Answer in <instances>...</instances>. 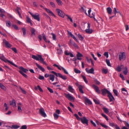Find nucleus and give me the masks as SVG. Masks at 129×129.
Returning <instances> with one entry per match:
<instances>
[{
	"label": "nucleus",
	"instance_id": "nucleus-1",
	"mask_svg": "<svg viewBox=\"0 0 129 129\" xmlns=\"http://www.w3.org/2000/svg\"><path fill=\"white\" fill-rule=\"evenodd\" d=\"M101 91L102 92V94L103 95L106 96L107 93L108 94V96L110 102H113V101L115 100V99L112 93L106 89L104 88L102 89Z\"/></svg>",
	"mask_w": 129,
	"mask_h": 129
},
{
	"label": "nucleus",
	"instance_id": "nucleus-2",
	"mask_svg": "<svg viewBox=\"0 0 129 129\" xmlns=\"http://www.w3.org/2000/svg\"><path fill=\"white\" fill-rule=\"evenodd\" d=\"M0 59L5 62L7 63V62H8L15 67H18V66L17 65L14 63L13 62L10 61V60L7 59L3 54H0Z\"/></svg>",
	"mask_w": 129,
	"mask_h": 129
},
{
	"label": "nucleus",
	"instance_id": "nucleus-3",
	"mask_svg": "<svg viewBox=\"0 0 129 129\" xmlns=\"http://www.w3.org/2000/svg\"><path fill=\"white\" fill-rule=\"evenodd\" d=\"M29 12L34 19L37 20L38 21H40V18L39 17L40 15L39 14L37 13L34 15L30 12Z\"/></svg>",
	"mask_w": 129,
	"mask_h": 129
},
{
	"label": "nucleus",
	"instance_id": "nucleus-4",
	"mask_svg": "<svg viewBox=\"0 0 129 129\" xmlns=\"http://www.w3.org/2000/svg\"><path fill=\"white\" fill-rule=\"evenodd\" d=\"M80 121H81V122L84 124H86L87 125H88V122L89 120L86 118L84 116L82 118L80 119Z\"/></svg>",
	"mask_w": 129,
	"mask_h": 129
},
{
	"label": "nucleus",
	"instance_id": "nucleus-5",
	"mask_svg": "<svg viewBox=\"0 0 129 129\" xmlns=\"http://www.w3.org/2000/svg\"><path fill=\"white\" fill-rule=\"evenodd\" d=\"M39 113L42 116L45 117L47 116L43 108H41L39 109Z\"/></svg>",
	"mask_w": 129,
	"mask_h": 129
},
{
	"label": "nucleus",
	"instance_id": "nucleus-6",
	"mask_svg": "<svg viewBox=\"0 0 129 129\" xmlns=\"http://www.w3.org/2000/svg\"><path fill=\"white\" fill-rule=\"evenodd\" d=\"M56 10L58 15L59 16L62 18L64 17L65 15L63 12L59 9H57Z\"/></svg>",
	"mask_w": 129,
	"mask_h": 129
},
{
	"label": "nucleus",
	"instance_id": "nucleus-7",
	"mask_svg": "<svg viewBox=\"0 0 129 129\" xmlns=\"http://www.w3.org/2000/svg\"><path fill=\"white\" fill-rule=\"evenodd\" d=\"M92 86L95 90V91L98 93L100 94V90L99 89V87L94 84H93Z\"/></svg>",
	"mask_w": 129,
	"mask_h": 129
},
{
	"label": "nucleus",
	"instance_id": "nucleus-8",
	"mask_svg": "<svg viewBox=\"0 0 129 129\" xmlns=\"http://www.w3.org/2000/svg\"><path fill=\"white\" fill-rule=\"evenodd\" d=\"M125 58V53L123 52L122 53L119 55V58L120 60L123 58L124 59Z\"/></svg>",
	"mask_w": 129,
	"mask_h": 129
},
{
	"label": "nucleus",
	"instance_id": "nucleus-9",
	"mask_svg": "<svg viewBox=\"0 0 129 129\" xmlns=\"http://www.w3.org/2000/svg\"><path fill=\"white\" fill-rule=\"evenodd\" d=\"M65 96L69 100L71 101H74V98L70 95L69 94H65Z\"/></svg>",
	"mask_w": 129,
	"mask_h": 129
},
{
	"label": "nucleus",
	"instance_id": "nucleus-10",
	"mask_svg": "<svg viewBox=\"0 0 129 129\" xmlns=\"http://www.w3.org/2000/svg\"><path fill=\"white\" fill-rule=\"evenodd\" d=\"M58 76L61 78L63 80H66L67 79V77L66 75H62L60 73H58Z\"/></svg>",
	"mask_w": 129,
	"mask_h": 129
},
{
	"label": "nucleus",
	"instance_id": "nucleus-11",
	"mask_svg": "<svg viewBox=\"0 0 129 129\" xmlns=\"http://www.w3.org/2000/svg\"><path fill=\"white\" fill-rule=\"evenodd\" d=\"M10 105H12L14 107H16V104L15 100L14 99L12 100V101L10 102Z\"/></svg>",
	"mask_w": 129,
	"mask_h": 129
},
{
	"label": "nucleus",
	"instance_id": "nucleus-12",
	"mask_svg": "<svg viewBox=\"0 0 129 129\" xmlns=\"http://www.w3.org/2000/svg\"><path fill=\"white\" fill-rule=\"evenodd\" d=\"M3 43L5 44L6 46L8 47H10L11 46V45L9 44V43L6 41L5 39L3 40Z\"/></svg>",
	"mask_w": 129,
	"mask_h": 129
},
{
	"label": "nucleus",
	"instance_id": "nucleus-13",
	"mask_svg": "<svg viewBox=\"0 0 129 129\" xmlns=\"http://www.w3.org/2000/svg\"><path fill=\"white\" fill-rule=\"evenodd\" d=\"M77 57V59L79 60H81L82 59L80 57H82L83 56L82 54L79 52H78L77 54L76 55Z\"/></svg>",
	"mask_w": 129,
	"mask_h": 129
},
{
	"label": "nucleus",
	"instance_id": "nucleus-14",
	"mask_svg": "<svg viewBox=\"0 0 129 129\" xmlns=\"http://www.w3.org/2000/svg\"><path fill=\"white\" fill-rule=\"evenodd\" d=\"M39 55H37V56H35L34 55H32L31 57L33 59L36 60H40V58L39 57Z\"/></svg>",
	"mask_w": 129,
	"mask_h": 129
},
{
	"label": "nucleus",
	"instance_id": "nucleus-15",
	"mask_svg": "<svg viewBox=\"0 0 129 129\" xmlns=\"http://www.w3.org/2000/svg\"><path fill=\"white\" fill-rule=\"evenodd\" d=\"M44 9L46 10V11L48 13H49L50 14L49 15L51 14L54 17H55V16L54 14L49 9H47V8H45Z\"/></svg>",
	"mask_w": 129,
	"mask_h": 129
},
{
	"label": "nucleus",
	"instance_id": "nucleus-16",
	"mask_svg": "<svg viewBox=\"0 0 129 129\" xmlns=\"http://www.w3.org/2000/svg\"><path fill=\"white\" fill-rule=\"evenodd\" d=\"M86 7L85 6L83 7H81V8L80 9V10L82 12H84L86 15H87V14L86 13Z\"/></svg>",
	"mask_w": 129,
	"mask_h": 129
},
{
	"label": "nucleus",
	"instance_id": "nucleus-17",
	"mask_svg": "<svg viewBox=\"0 0 129 129\" xmlns=\"http://www.w3.org/2000/svg\"><path fill=\"white\" fill-rule=\"evenodd\" d=\"M36 64L37 66L39 68V69L42 72H44L45 71V70L44 69V68L42 67L41 66H40L37 63H36Z\"/></svg>",
	"mask_w": 129,
	"mask_h": 129
},
{
	"label": "nucleus",
	"instance_id": "nucleus-18",
	"mask_svg": "<svg viewBox=\"0 0 129 129\" xmlns=\"http://www.w3.org/2000/svg\"><path fill=\"white\" fill-rule=\"evenodd\" d=\"M19 69L22 72H23L25 73H26L28 71V70L22 67H20L19 68Z\"/></svg>",
	"mask_w": 129,
	"mask_h": 129
},
{
	"label": "nucleus",
	"instance_id": "nucleus-19",
	"mask_svg": "<svg viewBox=\"0 0 129 129\" xmlns=\"http://www.w3.org/2000/svg\"><path fill=\"white\" fill-rule=\"evenodd\" d=\"M39 57L40 60L42 61L43 64H44L46 65H47V64L44 61V59L42 58V56L41 55H39Z\"/></svg>",
	"mask_w": 129,
	"mask_h": 129
},
{
	"label": "nucleus",
	"instance_id": "nucleus-20",
	"mask_svg": "<svg viewBox=\"0 0 129 129\" xmlns=\"http://www.w3.org/2000/svg\"><path fill=\"white\" fill-rule=\"evenodd\" d=\"M85 32L88 34H91L92 33L93 30L92 29H86L85 30Z\"/></svg>",
	"mask_w": 129,
	"mask_h": 129
},
{
	"label": "nucleus",
	"instance_id": "nucleus-21",
	"mask_svg": "<svg viewBox=\"0 0 129 129\" xmlns=\"http://www.w3.org/2000/svg\"><path fill=\"white\" fill-rule=\"evenodd\" d=\"M122 93L125 95L127 94V90L124 88H123L121 89Z\"/></svg>",
	"mask_w": 129,
	"mask_h": 129
},
{
	"label": "nucleus",
	"instance_id": "nucleus-22",
	"mask_svg": "<svg viewBox=\"0 0 129 129\" xmlns=\"http://www.w3.org/2000/svg\"><path fill=\"white\" fill-rule=\"evenodd\" d=\"M85 101L86 104H88L89 105H91L92 104V102L91 101H90L87 98H86L85 99Z\"/></svg>",
	"mask_w": 129,
	"mask_h": 129
},
{
	"label": "nucleus",
	"instance_id": "nucleus-23",
	"mask_svg": "<svg viewBox=\"0 0 129 129\" xmlns=\"http://www.w3.org/2000/svg\"><path fill=\"white\" fill-rule=\"evenodd\" d=\"M107 11L109 14H111L112 10L111 8L110 7L107 8Z\"/></svg>",
	"mask_w": 129,
	"mask_h": 129
},
{
	"label": "nucleus",
	"instance_id": "nucleus-24",
	"mask_svg": "<svg viewBox=\"0 0 129 129\" xmlns=\"http://www.w3.org/2000/svg\"><path fill=\"white\" fill-rule=\"evenodd\" d=\"M78 88H79V90L80 92L82 93H83L84 92L82 89L83 88L82 86L81 85H79Z\"/></svg>",
	"mask_w": 129,
	"mask_h": 129
},
{
	"label": "nucleus",
	"instance_id": "nucleus-25",
	"mask_svg": "<svg viewBox=\"0 0 129 129\" xmlns=\"http://www.w3.org/2000/svg\"><path fill=\"white\" fill-rule=\"evenodd\" d=\"M68 90L70 92L73 93L74 92V90L72 87L70 85H69L68 87Z\"/></svg>",
	"mask_w": 129,
	"mask_h": 129
},
{
	"label": "nucleus",
	"instance_id": "nucleus-26",
	"mask_svg": "<svg viewBox=\"0 0 129 129\" xmlns=\"http://www.w3.org/2000/svg\"><path fill=\"white\" fill-rule=\"evenodd\" d=\"M55 76L53 75L50 74L49 76V79L53 81L54 80Z\"/></svg>",
	"mask_w": 129,
	"mask_h": 129
},
{
	"label": "nucleus",
	"instance_id": "nucleus-27",
	"mask_svg": "<svg viewBox=\"0 0 129 129\" xmlns=\"http://www.w3.org/2000/svg\"><path fill=\"white\" fill-rule=\"evenodd\" d=\"M123 67V66L122 65H121L120 67L118 66L117 68V70L119 72H120L121 71V69Z\"/></svg>",
	"mask_w": 129,
	"mask_h": 129
},
{
	"label": "nucleus",
	"instance_id": "nucleus-28",
	"mask_svg": "<svg viewBox=\"0 0 129 129\" xmlns=\"http://www.w3.org/2000/svg\"><path fill=\"white\" fill-rule=\"evenodd\" d=\"M35 29L34 28H31V35L32 36H35Z\"/></svg>",
	"mask_w": 129,
	"mask_h": 129
},
{
	"label": "nucleus",
	"instance_id": "nucleus-29",
	"mask_svg": "<svg viewBox=\"0 0 129 129\" xmlns=\"http://www.w3.org/2000/svg\"><path fill=\"white\" fill-rule=\"evenodd\" d=\"M19 72L25 78H27V76L26 74H25L21 70L19 71Z\"/></svg>",
	"mask_w": 129,
	"mask_h": 129
},
{
	"label": "nucleus",
	"instance_id": "nucleus-30",
	"mask_svg": "<svg viewBox=\"0 0 129 129\" xmlns=\"http://www.w3.org/2000/svg\"><path fill=\"white\" fill-rule=\"evenodd\" d=\"M124 70L123 71L124 74L125 75H126L128 72L127 68L126 67H125L124 69Z\"/></svg>",
	"mask_w": 129,
	"mask_h": 129
},
{
	"label": "nucleus",
	"instance_id": "nucleus-31",
	"mask_svg": "<svg viewBox=\"0 0 129 129\" xmlns=\"http://www.w3.org/2000/svg\"><path fill=\"white\" fill-rule=\"evenodd\" d=\"M20 127L19 126L16 125H13L12 126L11 128L12 129H17Z\"/></svg>",
	"mask_w": 129,
	"mask_h": 129
},
{
	"label": "nucleus",
	"instance_id": "nucleus-32",
	"mask_svg": "<svg viewBox=\"0 0 129 129\" xmlns=\"http://www.w3.org/2000/svg\"><path fill=\"white\" fill-rule=\"evenodd\" d=\"M78 36L79 39L81 41H82L84 39V38L80 34H78Z\"/></svg>",
	"mask_w": 129,
	"mask_h": 129
},
{
	"label": "nucleus",
	"instance_id": "nucleus-33",
	"mask_svg": "<svg viewBox=\"0 0 129 129\" xmlns=\"http://www.w3.org/2000/svg\"><path fill=\"white\" fill-rule=\"evenodd\" d=\"M94 69L93 68H91L89 70V71L88 73L94 74Z\"/></svg>",
	"mask_w": 129,
	"mask_h": 129
},
{
	"label": "nucleus",
	"instance_id": "nucleus-34",
	"mask_svg": "<svg viewBox=\"0 0 129 129\" xmlns=\"http://www.w3.org/2000/svg\"><path fill=\"white\" fill-rule=\"evenodd\" d=\"M17 111L19 113H22V110L21 107L19 105L18 106Z\"/></svg>",
	"mask_w": 129,
	"mask_h": 129
},
{
	"label": "nucleus",
	"instance_id": "nucleus-35",
	"mask_svg": "<svg viewBox=\"0 0 129 129\" xmlns=\"http://www.w3.org/2000/svg\"><path fill=\"white\" fill-rule=\"evenodd\" d=\"M6 24L7 26L10 27L11 26V22L9 21H6Z\"/></svg>",
	"mask_w": 129,
	"mask_h": 129
},
{
	"label": "nucleus",
	"instance_id": "nucleus-36",
	"mask_svg": "<svg viewBox=\"0 0 129 129\" xmlns=\"http://www.w3.org/2000/svg\"><path fill=\"white\" fill-rule=\"evenodd\" d=\"M103 109L104 112L106 113H108L109 112L108 109L106 107L103 108Z\"/></svg>",
	"mask_w": 129,
	"mask_h": 129
},
{
	"label": "nucleus",
	"instance_id": "nucleus-37",
	"mask_svg": "<svg viewBox=\"0 0 129 129\" xmlns=\"http://www.w3.org/2000/svg\"><path fill=\"white\" fill-rule=\"evenodd\" d=\"M53 116L55 120H57L59 116L56 114V113H54L53 114Z\"/></svg>",
	"mask_w": 129,
	"mask_h": 129
},
{
	"label": "nucleus",
	"instance_id": "nucleus-38",
	"mask_svg": "<svg viewBox=\"0 0 129 129\" xmlns=\"http://www.w3.org/2000/svg\"><path fill=\"white\" fill-rule=\"evenodd\" d=\"M81 76L85 82L86 83H88V81L87 80L86 77L83 75H82Z\"/></svg>",
	"mask_w": 129,
	"mask_h": 129
},
{
	"label": "nucleus",
	"instance_id": "nucleus-39",
	"mask_svg": "<svg viewBox=\"0 0 129 129\" xmlns=\"http://www.w3.org/2000/svg\"><path fill=\"white\" fill-rule=\"evenodd\" d=\"M0 87L2 89L4 90H5L6 89V88L5 86L1 83H0Z\"/></svg>",
	"mask_w": 129,
	"mask_h": 129
},
{
	"label": "nucleus",
	"instance_id": "nucleus-40",
	"mask_svg": "<svg viewBox=\"0 0 129 129\" xmlns=\"http://www.w3.org/2000/svg\"><path fill=\"white\" fill-rule=\"evenodd\" d=\"M12 26L16 30H18L19 29V28L18 26L16 25H15V24H13L12 25Z\"/></svg>",
	"mask_w": 129,
	"mask_h": 129
},
{
	"label": "nucleus",
	"instance_id": "nucleus-41",
	"mask_svg": "<svg viewBox=\"0 0 129 129\" xmlns=\"http://www.w3.org/2000/svg\"><path fill=\"white\" fill-rule=\"evenodd\" d=\"M74 71L76 73L80 74L81 73V71L78 70H77L76 69H74Z\"/></svg>",
	"mask_w": 129,
	"mask_h": 129
},
{
	"label": "nucleus",
	"instance_id": "nucleus-42",
	"mask_svg": "<svg viewBox=\"0 0 129 129\" xmlns=\"http://www.w3.org/2000/svg\"><path fill=\"white\" fill-rule=\"evenodd\" d=\"M94 81L95 82V83L99 85L100 84V83L99 81H98L97 79H94Z\"/></svg>",
	"mask_w": 129,
	"mask_h": 129
},
{
	"label": "nucleus",
	"instance_id": "nucleus-43",
	"mask_svg": "<svg viewBox=\"0 0 129 129\" xmlns=\"http://www.w3.org/2000/svg\"><path fill=\"white\" fill-rule=\"evenodd\" d=\"M56 1L59 5L61 6L62 5V3L60 0H56Z\"/></svg>",
	"mask_w": 129,
	"mask_h": 129
},
{
	"label": "nucleus",
	"instance_id": "nucleus-44",
	"mask_svg": "<svg viewBox=\"0 0 129 129\" xmlns=\"http://www.w3.org/2000/svg\"><path fill=\"white\" fill-rule=\"evenodd\" d=\"M42 36L43 39L47 43V40L46 39L45 35L44 34H42Z\"/></svg>",
	"mask_w": 129,
	"mask_h": 129
},
{
	"label": "nucleus",
	"instance_id": "nucleus-45",
	"mask_svg": "<svg viewBox=\"0 0 129 129\" xmlns=\"http://www.w3.org/2000/svg\"><path fill=\"white\" fill-rule=\"evenodd\" d=\"M101 115L103 116L105 118V119L107 121H108L109 120L108 118H107V116H106V115L104 114L103 113H102Z\"/></svg>",
	"mask_w": 129,
	"mask_h": 129
},
{
	"label": "nucleus",
	"instance_id": "nucleus-46",
	"mask_svg": "<svg viewBox=\"0 0 129 129\" xmlns=\"http://www.w3.org/2000/svg\"><path fill=\"white\" fill-rule=\"evenodd\" d=\"M106 62L108 66L110 67H111L110 61L109 60H108L107 59L106 60Z\"/></svg>",
	"mask_w": 129,
	"mask_h": 129
},
{
	"label": "nucleus",
	"instance_id": "nucleus-47",
	"mask_svg": "<svg viewBox=\"0 0 129 129\" xmlns=\"http://www.w3.org/2000/svg\"><path fill=\"white\" fill-rule=\"evenodd\" d=\"M74 115L78 120L80 121V119L81 118H80L77 114H75Z\"/></svg>",
	"mask_w": 129,
	"mask_h": 129
},
{
	"label": "nucleus",
	"instance_id": "nucleus-48",
	"mask_svg": "<svg viewBox=\"0 0 129 129\" xmlns=\"http://www.w3.org/2000/svg\"><path fill=\"white\" fill-rule=\"evenodd\" d=\"M66 15L68 19H69L71 22H73V20L70 16L68 15Z\"/></svg>",
	"mask_w": 129,
	"mask_h": 129
},
{
	"label": "nucleus",
	"instance_id": "nucleus-49",
	"mask_svg": "<svg viewBox=\"0 0 129 129\" xmlns=\"http://www.w3.org/2000/svg\"><path fill=\"white\" fill-rule=\"evenodd\" d=\"M61 68L62 69V70L63 71L64 73L65 74H68V72H67V71L66 70L64 69V68H63V67H61Z\"/></svg>",
	"mask_w": 129,
	"mask_h": 129
},
{
	"label": "nucleus",
	"instance_id": "nucleus-50",
	"mask_svg": "<svg viewBox=\"0 0 129 129\" xmlns=\"http://www.w3.org/2000/svg\"><path fill=\"white\" fill-rule=\"evenodd\" d=\"M51 35L52 36V38L54 40H56V35L53 33H51Z\"/></svg>",
	"mask_w": 129,
	"mask_h": 129
},
{
	"label": "nucleus",
	"instance_id": "nucleus-51",
	"mask_svg": "<svg viewBox=\"0 0 129 129\" xmlns=\"http://www.w3.org/2000/svg\"><path fill=\"white\" fill-rule=\"evenodd\" d=\"M57 53L59 54H60L62 53V51L60 49H57Z\"/></svg>",
	"mask_w": 129,
	"mask_h": 129
},
{
	"label": "nucleus",
	"instance_id": "nucleus-52",
	"mask_svg": "<svg viewBox=\"0 0 129 129\" xmlns=\"http://www.w3.org/2000/svg\"><path fill=\"white\" fill-rule=\"evenodd\" d=\"M19 88L22 91L23 93L24 94H26V91L25 90L23 89L20 86L19 87Z\"/></svg>",
	"mask_w": 129,
	"mask_h": 129
},
{
	"label": "nucleus",
	"instance_id": "nucleus-53",
	"mask_svg": "<svg viewBox=\"0 0 129 129\" xmlns=\"http://www.w3.org/2000/svg\"><path fill=\"white\" fill-rule=\"evenodd\" d=\"M113 92H114V93L115 94V95L116 96H117L118 95V91L117 90H116V89H113Z\"/></svg>",
	"mask_w": 129,
	"mask_h": 129
},
{
	"label": "nucleus",
	"instance_id": "nucleus-54",
	"mask_svg": "<svg viewBox=\"0 0 129 129\" xmlns=\"http://www.w3.org/2000/svg\"><path fill=\"white\" fill-rule=\"evenodd\" d=\"M100 124L101 125V126H102L104 127L106 129H107L108 127V126H107L106 125L103 124L102 123H100Z\"/></svg>",
	"mask_w": 129,
	"mask_h": 129
},
{
	"label": "nucleus",
	"instance_id": "nucleus-55",
	"mask_svg": "<svg viewBox=\"0 0 129 129\" xmlns=\"http://www.w3.org/2000/svg\"><path fill=\"white\" fill-rule=\"evenodd\" d=\"M27 128V126L26 125H23L22 126L20 129H26Z\"/></svg>",
	"mask_w": 129,
	"mask_h": 129
},
{
	"label": "nucleus",
	"instance_id": "nucleus-56",
	"mask_svg": "<svg viewBox=\"0 0 129 129\" xmlns=\"http://www.w3.org/2000/svg\"><path fill=\"white\" fill-rule=\"evenodd\" d=\"M104 55L105 56H106L107 58H108L109 57L108 54V52H105L104 54Z\"/></svg>",
	"mask_w": 129,
	"mask_h": 129
},
{
	"label": "nucleus",
	"instance_id": "nucleus-57",
	"mask_svg": "<svg viewBox=\"0 0 129 129\" xmlns=\"http://www.w3.org/2000/svg\"><path fill=\"white\" fill-rule=\"evenodd\" d=\"M48 90L49 91V92L51 93H53V91L52 89L49 87H47V88Z\"/></svg>",
	"mask_w": 129,
	"mask_h": 129
},
{
	"label": "nucleus",
	"instance_id": "nucleus-58",
	"mask_svg": "<svg viewBox=\"0 0 129 129\" xmlns=\"http://www.w3.org/2000/svg\"><path fill=\"white\" fill-rule=\"evenodd\" d=\"M37 87L38 88L39 90V91L41 92H43V90L42 89V88H41L40 87L39 85L37 86Z\"/></svg>",
	"mask_w": 129,
	"mask_h": 129
},
{
	"label": "nucleus",
	"instance_id": "nucleus-59",
	"mask_svg": "<svg viewBox=\"0 0 129 129\" xmlns=\"http://www.w3.org/2000/svg\"><path fill=\"white\" fill-rule=\"evenodd\" d=\"M51 73H53L57 77H58V73L57 74L54 71H52L50 72Z\"/></svg>",
	"mask_w": 129,
	"mask_h": 129
},
{
	"label": "nucleus",
	"instance_id": "nucleus-60",
	"mask_svg": "<svg viewBox=\"0 0 129 129\" xmlns=\"http://www.w3.org/2000/svg\"><path fill=\"white\" fill-rule=\"evenodd\" d=\"M93 101L96 104H99L100 103L99 101L96 99H93Z\"/></svg>",
	"mask_w": 129,
	"mask_h": 129
},
{
	"label": "nucleus",
	"instance_id": "nucleus-61",
	"mask_svg": "<svg viewBox=\"0 0 129 129\" xmlns=\"http://www.w3.org/2000/svg\"><path fill=\"white\" fill-rule=\"evenodd\" d=\"M76 41V42H79L77 39H76V38L73 35L71 36Z\"/></svg>",
	"mask_w": 129,
	"mask_h": 129
},
{
	"label": "nucleus",
	"instance_id": "nucleus-62",
	"mask_svg": "<svg viewBox=\"0 0 129 129\" xmlns=\"http://www.w3.org/2000/svg\"><path fill=\"white\" fill-rule=\"evenodd\" d=\"M102 71L105 74H106L108 72V70L107 69H103V70Z\"/></svg>",
	"mask_w": 129,
	"mask_h": 129
},
{
	"label": "nucleus",
	"instance_id": "nucleus-63",
	"mask_svg": "<svg viewBox=\"0 0 129 129\" xmlns=\"http://www.w3.org/2000/svg\"><path fill=\"white\" fill-rule=\"evenodd\" d=\"M39 78L40 80H44V77L43 76L40 75Z\"/></svg>",
	"mask_w": 129,
	"mask_h": 129
},
{
	"label": "nucleus",
	"instance_id": "nucleus-64",
	"mask_svg": "<svg viewBox=\"0 0 129 129\" xmlns=\"http://www.w3.org/2000/svg\"><path fill=\"white\" fill-rule=\"evenodd\" d=\"M50 4L52 7L54 8L55 7V5L52 2H50Z\"/></svg>",
	"mask_w": 129,
	"mask_h": 129
}]
</instances>
